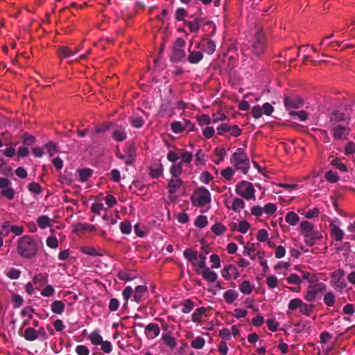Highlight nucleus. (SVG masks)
<instances>
[{
    "label": "nucleus",
    "instance_id": "obj_1",
    "mask_svg": "<svg viewBox=\"0 0 355 355\" xmlns=\"http://www.w3.org/2000/svg\"><path fill=\"white\" fill-rule=\"evenodd\" d=\"M38 251V244L34 239L28 235L21 236L17 241V252L24 259L35 257Z\"/></svg>",
    "mask_w": 355,
    "mask_h": 355
},
{
    "label": "nucleus",
    "instance_id": "obj_2",
    "mask_svg": "<svg viewBox=\"0 0 355 355\" xmlns=\"http://www.w3.org/2000/svg\"><path fill=\"white\" fill-rule=\"evenodd\" d=\"M266 48V37L265 33L262 29H259L252 40L250 45L243 49L245 55H251V54L259 56L263 53Z\"/></svg>",
    "mask_w": 355,
    "mask_h": 355
},
{
    "label": "nucleus",
    "instance_id": "obj_3",
    "mask_svg": "<svg viewBox=\"0 0 355 355\" xmlns=\"http://www.w3.org/2000/svg\"><path fill=\"white\" fill-rule=\"evenodd\" d=\"M230 163L236 170L241 171L244 175H246L250 168L249 157L245 150L242 148H238L232 155Z\"/></svg>",
    "mask_w": 355,
    "mask_h": 355
},
{
    "label": "nucleus",
    "instance_id": "obj_4",
    "mask_svg": "<svg viewBox=\"0 0 355 355\" xmlns=\"http://www.w3.org/2000/svg\"><path fill=\"white\" fill-rule=\"evenodd\" d=\"M211 200V193L203 187L196 188L191 196L192 205L197 207H205L210 204Z\"/></svg>",
    "mask_w": 355,
    "mask_h": 355
},
{
    "label": "nucleus",
    "instance_id": "obj_5",
    "mask_svg": "<svg viewBox=\"0 0 355 355\" xmlns=\"http://www.w3.org/2000/svg\"><path fill=\"white\" fill-rule=\"evenodd\" d=\"M147 291V287L145 286H137L135 288L134 292L130 286L125 287L122 292V295L126 301L125 305H127L128 301L132 295H133L134 300L136 302L139 303L142 302L144 299V296L146 294Z\"/></svg>",
    "mask_w": 355,
    "mask_h": 355
},
{
    "label": "nucleus",
    "instance_id": "obj_6",
    "mask_svg": "<svg viewBox=\"0 0 355 355\" xmlns=\"http://www.w3.org/2000/svg\"><path fill=\"white\" fill-rule=\"evenodd\" d=\"M236 194L244 199L255 200V189L253 184L245 180L240 182L235 188Z\"/></svg>",
    "mask_w": 355,
    "mask_h": 355
},
{
    "label": "nucleus",
    "instance_id": "obj_7",
    "mask_svg": "<svg viewBox=\"0 0 355 355\" xmlns=\"http://www.w3.org/2000/svg\"><path fill=\"white\" fill-rule=\"evenodd\" d=\"M300 232L305 237L306 243L310 246L313 245L315 240L319 239L317 233L313 230V225L309 221L306 220L301 223Z\"/></svg>",
    "mask_w": 355,
    "mask_h": 355
},
{
    "label": "nucleus",
    "instance_id": "obj_8",
    "mask_svg": "<svg viewBox=\"0 0 355 355\" xmlns=\"http://www.w3.org/2000/svg\"><path fill=\"white\" fill-rule=\"evenodd\" d=\"M186 42L182 37H178L173 46L171 60L173 62H180L186 56L184 51Z\"/></svg>",
    "mask_w": 355,
    "mask_h": 355
},
{
    "label": "nucleus",
    "instance_id": "obj_9",
    "mask_svg": "<svg viewBox=\"0 0 355 355\" xmlns=\"http://www.w3.org/2000/svg\"><path fill=\"white\" fill-rule=\"evenodd\" d=\"M345 272L343 269L333 272L331 274V285L338 291L341 292L346 287V282L344 279Z\"/></svg>",
    "mask_w": 355,
    "mask_h": 355
},
{
    "label": "nucleus",
    "instance_id": "obj_10",
    "mask_svg": "<svg viewBox=\"0 0 355 355\" xmlns=\"http://www.w3.org/2000/svg\"><path fill=\"white\" fill-rule=\"evenodd\" d=\"M217 134L218 135H223L225 133H229L234 137L240 136L242 133V130L236 125H229L228 123H222L219 125L217 128Z\"/></svg>",
    "mask_w": 355,
    "mask_h": 355
},
{
    "label": "nucleus",
    "instance_id": "obj_11",
    "mask_svg": "<svg viewBox=\"0 0 355 355\" xmlns=\"http://www.w3.org/2000/svg\"><path fill=\"white\" fill-rule=\"evenodd\" d=\"M11 182L6 178H0V189H1V196L8 200H12L15 198V191L10 187Z\"/></svg>",
    "mask_w": 355,
    "mask_h": 355
},
{
    "label": "nucleus",
    "instance_id": "obj_12",
    "mask_svg": "<svg viewBox=\"0 0 355 355\" xmlns=\"http://www.w3.org/2000/svg\"><path fill=\"white\" fill-rule=\"evenodd\" d=\"M284 104L287 110L297 109L302 104V98L294 94L286 95L284 98Z\"/></svg>",
    "mask_w": 355,
    "mask_h": 355
},
{
    "label": "nucleus",
    "instance_id": "obj_13",
    "mask_svg": "<svg viewBox=\"0 0 355 355\" xmlns=\"http://www.w3.org/2000/svg\"><path fill=\"white\" fill-rule=\"evenodd\" d=\"M326 290V286L323 283L318 284L314 286H309L307 288L304 298L309 302H313L318 293L324 292Z\"/></svg>",
    "mask_w": 355,
    "mask_h": 355
},
{
    "label": "nucleus",
    "instance_id": "obj_14",
    "mask_svg": "<svg viewBox=\"0 0 355 355\" xmlns=\"http://www.w3.org/2000/svg\"><path fill=\"white\" fill-rule=\"evenodd\" d=\"M222 277L227 281L236 279L240 276V272L233 264H227L221 270Z\"/></svg>",
    "mask_w": 355,
    "mask_h": 355
},
{
    "label": "nucleus",
    "instance_id": "obj_15",
    "mask_svg": "<svg viewBox=\"0 0 355 355\" xmlns=\"http://www.w3.org/2000/svg\"><path fill=\"white\" fill-rule=\"evenodd\" d=\"M350 128L347 125H338L332 128V134L335 139H345L350 132Z\"/></svg>",
    "mask_w": 355,
    "mask_h": 355
},
{
    "label": "nucleus",
    "instance_id": "obj_16",
    "mask_svg": "<svg viewBox=\"0 0 355 355\" xmlns=\"http://www.w3.org/2000/svg\"><path fill=\"white\" fill-rule=\"evenodd\" d=\"M160 333V329L157 324L150 323L145 327V334L149 339H154Z\"/></svg>",
    "mask_w": 355,
    "mask_h": 355
},
{
    "label": "nucleus",
    "instance_id": "obj_17",
    "mask_svg": "<svg viewBox=\"0 0 355 355\" xmlns=\"http://www.w3.org/2000/svg\"><path fill=\"white\" fill-rule=\"evenodd\" d=\"M196 272L200 274L202 278L209 283L216 282L218 277L216 272L211 271L209 268H204L201 272L197 270Z\"/></svg>",
    "mask_w": 355,
    "mask_h": 355
},
{
    "label": "nucleus",
    "instance_id": "obj_18",
    "mask_svg": "<svg viewBox=\"0 0 355 355\" xmlns=\"http://www.w3.org/2000/svg\"><path fill=\"white\" fill-rule=\"evenodd\" d=\"M228 200H225V204L227 209H232L235 212H240L245 207V202L239 198H234L231 206L228 205Z\"/></svg>",
    "mask_w": 355,
    "mask_h": 355
},
{
    "label": "nucleus",
    "instance_id": "obj_19",
    "mask_svg": "<svg viewBox=\"0 0 355 355\" xmlns=\"http://www.w3.org/2000/svg\"><path fill=\"white\" fill-rule=\"evenodd\" d=\"M202 23V19L196 18L193 21L184 20V25L189 28L191 33H196L198 31L200 26Z\"/></svg>",
    "mask_w": 355,
    "mask_h": 355
},
{
    "label": "nucleus",
    "instance_id": "obj_20",
    "mask_svg": "<svg viewBox=\"0 0 355 355\" xmlns=\"http://www.w3.org/2000/svg\"><path fill=\"white\" fill-rule=\"evenodd\" d=\"M183 182L181 178H172L170 179L168 184V193H175L182 186Z\"/></svg>",
    "mask_w": 355,
    "mask_h": 355
},
{
    "label": "nucleus",
    "instance_id": "obj_21",
    "mask_svg": "<svg viewBox=\"0 0 355 355\" xmlns=\"http://www.w3.org/2000/svg\"><path fill=\"white\" fill-rule=\"evenodd\" d=\"M112 138L119 142L124 141L127 138L125 128L123 126H119L112 132Z\"/></svg>",
    "mask_w": 355,
    "mask_h": 355
},
{
    "label": "nucleus",
    "instance_id": "obj_22",
    "mask_svg": "<svg viewBox=\"0 0 355 355\" xmlns=\"http://www.w3.org/2000/svg\"><path fill=\"white\" fill-rule=\"evenodd\" d=\"M255 250V244L248 242L244 245L243 254L244 256H248L251 259L254 260L256 259V254H254Z\"/></svg>",
    "mask_w": 355,
    "mask_h": 355
},
{
    "label": "nucleus",
    "instance_id": "obj_23",
    "mask_svg": "<svg viewBox=\"0 0 355 355\" xmlns=\"http://www.w3.org/2000/svg\"><path fill=\"white\" fill-rule=\"evenodd\" d=\"M203 58V53L201 51H189L187 60L191 64H197Z\"/></svg>",
    "mask_w": 355,
    "mask_h": 355
},
{
    "label": "nucleus",
    "instance_id": "obj_24",
    "mask_svg": "<svg viewBox=\"0 0 355 355\" xmlns=\"http://www.w3.org/2000/svg\"><path fill=\"white\" fill-rule=\"evenodd\" d=\"M207 309L204 307H200L195 310L191 315L192 321L195 323L200 324Z\"/></svg>",
    "mask_w": 355,
    "mask_h": 355
},
{
    "label": "nucleus",
    "instance_id": "obj_25",
    "mask_svg": "<svg viewBox=\"0 0 355 355\" xmlns=\"http://www.w3.org/2000/svg\"><path fill=\"white\" fill-rule=\"evenodd\" d=\"M201 47L205 53L211 55L215 51L216 44L212 40H206L201 43Z\"/></svg>",
    "mask_w": 355,
    "mask_h": 355
},
{
    "label": "nucleus",
    "instance_id": "obj_26",
    "mask_svg": "<svg viewBox=\"0 0 355 355\" xmlns=\"http://www.w3.org/2000/svg\"><path fill=\"white\" fill-rule=\"evenodd\" d=\"M65 305L60 300H55L51 304V309L53 313L61 315L64 311Z\"/></svg>",
    "mask_w": 355,
    "mask_h": 355
},
{
    "label": "nucleus",
    "instance_id": "obj_27",
    "mask_svg": "<svg viewBox=\"0 0 355 355\" xmlns=\"http://www.w3.org/2000/svg\"><path fill=\"white\" fill-rule=\"evenodd\" d=\"M239 294L234 290H227L223 293V298L227 304L233 303L238 297Z\"/></svg>",
    "mask_w": 355,
    "mask_h": 355
},
{
    "label": "nucleus",
    "instance_id": "obj_28",
    "mask_svg": "<svg viewBox=\"0 0 355 355\" xmlns=\"http://www.w3.org/2000/svg\"><path fill=\"white\" fill-rule=\"evenodd\" d=\"M252 285L249 281L245 280L239 285L240 291L244 295H249L254 289Z\"/></svg>",
    "mask_w": 355,
    "mask_h": 355
},
{
    "label": "nucleus",
    "instance_id": "obj_29",
    "mask_svg": "<svg viewBox=\"0 0 355 355\" xmlns=\"http://www.w3.org/2000/svg\"><path fill=\"white\" fill-rule=\"evenodd\" d=\"M22 336L28 341H33L37 339L36 330L33 327L26 328Z\"/></svg>",
    "mask_w": 355,
    "mask_h": 355
},
{
    "label": "nucleus",
    "instance_id": "obj_30",
    "mask_svg": "<svg viewBox=\"0 0 355 355\" xmlns=\"http://www.w3.org/2000/svg\"><path fill=\"white\" fill-rule=\"evenodd\" d=\"M170 173L172 178H180L179 176L182 173V162L173 164L170 168Z\"/></svg>",
    "mask_w": 355,
    "mask_h": 355
},
{
    "label": "nucleus",
    "instance_id": "obj_31",
    "mask_svg": "<svg viewBox=\"0 0 355 355\" xmlns=\"http://www.w3.org/2000/svg\"><path fill=\"white\" fill-rule=\"evenodd\" d=\"M88 338L94 345H99L103 340V337L99 334L98 330L92 331Z\"/></svg>",
    "mask_w": 355,
    "mask_h": 355
},
{
    "label": "nucleus",
    "instance_id": "obj_32",
    "mask_svg": "<svg viewBox=\"0 0 355 355\" xmlns=\"http://www.w3.org/2000/svg\"><path fill=\"white\" fill-rule=\"evenodd\" d=\"M198 253L193 250L191 248L186 249L184 251V257L190 262L192 263L193 266L196 265L195 261L198 259Z\"/></svg>",
    "mask_w": 355,
    "mask_h": 355
},
{
    "label": "nucleus",
    "instance_id": "obj_33",
    "mask_svg": "<svg viewBox=\"0 0 355 355\" xmlns=\"http://www.w3.org/2000/svg\"><path fill=\"white\" fill-rule=\"evenodd\" d=\"M162 339L165 345L168 346L171 349H174L176 347L177 343L175 338H173L169 334H163Z\"/></svg>",
    "mask_w": 355,
    "mask_h": 355
},
{
    "label": "nucleus",
    "instance_id": "obj_34",
    "mask_svg": "<svg viewBox=\"0 0 355 355\" xmlns=\"http://www.w3.org/2000/svg\"><path fill=\"white\" fill-rule=\"evenodd\" d=\"M331 235L336 241H340L343 239L344 232L336 225H334L331 228Z\"/></svg>",
    "mask_w": 355,
    "mask_h": 355
},
{
    "label": "nucleus",
    "instance_id": "obj_35",
    "mask_svg": "<svg viewBox=\"0 0 355 355\" xmlns=\"http://www.w3.org/2000/svg\"><path fill=\"white\" fill-rule=\"evenodd\" d=\"M78 173L80 175V180L85 182L92 176L93 171L92 169L86 168L78 170Z\"/></svg>",
    "mask_w": 355,
    "mask_h": 355
},
{
    "label": "nucleus",
    "instance_id": "obj_36",
    "mask_svg": "<svg viewBox=\"0 0 355 355\" xmlns=\"http://www.w3.org/2000/svg\"><path fill=\"white\" fill-rule=\"evenodd\" d=\"M130 125L135 128H140L144 124V120L141 116H131L129 117Z\"/></svg>",
    "mask_w": 355,
    "mask_h": 355
},
{
    "label": "nucleus",
    "instance_id": "obj_37",
    "mask_svg": "<svg viewBox=\"0 0 355 355\" xmlns=\"http://www.w3.org/2000/svg\"><path fill=\"white\" fill-rule=\"evenodd\" d=\"M345 120V114L343 112L340 111H334L330 118V121L334 123L335 125L336 123H338L340 121H344Z\"/></svg>",
    "mask_w": 355,
    "mask_h": 355
},
{
    "label": "nucleus",
    "instance_id": "obj_38",
    "mask_svg": "<svg viewBox=\"0 0 355 355\" xmlns=\"http://www.w3.org/2000/svg\"><path fill=\"white\" fill-rule=\"evenodd\" d=\"M74 55V52L67 46H61L58 50V56L62 58H67Z\"/></svg>",
    "mask_w": 355,
    "mask_h": 355
},
{
    "label": "nucleus",
    "instance_id": "obj_39",
    "mask_svg": "<svg viewBox=\"0 0 355 355\" xmlns=\"http://www.w3.org/2000/svg\"><path fill=\"white\" fill-rule=\"evenodd\" d=\"M285 220L289 225H295L300 220V217L295 212L291 211L286 214Z\"/></svg>",
    "mask_w": 355,
    "mask_h": 355
},
{
    "label": "nucleus",
    "instance_id": "obj_40",
    "mask_svg": "<svg viewBox=\"0 0 355 355\" xmlns=\"http://www.w3.org/2000/svg\"><path fill=\"white\" fill-rule=\"evenodd\" d=\"M205 345V340L200 336L196 337L191 342V347L193 349H200Z\"/></svg>",
    "mask_w": 355,
    "mask_h": 355
},
{
    "label": "nucleus",
    "instance_id": "obj_41",
    "mask_svg": "<svg viewBox=\"0 0 355 355\" xmlns=\"http://www.w3.org/2000/svg\"><path fill=\"white\" fill-rule=\"evenodd\" d=\"M80 251L87 255L92 256V257H98V256H102V254L98 252V250L92 247H82L80 248Z\"/></svg>",
    "mask_w": 355,
    "mask_h": 355
},
{
    "label": "nucleus",
    "instance_id": "obj_42",
    "mask_svg": "<svg viewBox=\"0 0 355 355\" xmlns=\"http://www.w3.org/2000/svg\"><path fill=\"white\" fill-rule=\"evenodd\" d=\"M181 305L183 306V309H182V312L183 313H190L194 307V304L190 299H187L182 302Z\"/></svg>",
    "mask_w": 355,
    "mask_h": 355
},
{
    "label": "nucleus",
    "instance_id": "obj_43",
    "mask_svg": "<svg viewBox=\"0 0 355 355\" xmlns=\"http://www.w3.org/2000/svg\"><path fill=\"white\" fill-rule=\"evenodd\" d=\"M196 121H198L200 126H208L211 123V117L207 114L197 116Z\"/></svg>",
    "mask_w": 355,
    "mask_h": 355
},
{
    "label": "nucleus",
    "instance_id": "obj_44",
    "mask_svg": "<svg viewBox=\"0 0 355 355\" xmlns=\"http://www.w3.org/2000/svg\"><path fill=\"white\" fill-rule=\"evenodd\" d=\"M180 157L181 158L180 162H182V164L183 163L189 164L193 159V154L190 152L182 150L180 153Z\"/></svg>",
    "mask_w": 355,
    "mask_h": 355
},
{
    "label": "nucleus",
    "instance_id": "obj_45",
    "mask_svg": "<svg viewBox=\"0 0 355 355\" xmlns=\"http://www.w3.org/2000/svg\"><path fill=\"white\" fill-rule=\"evenodd\" d=\"M234 173V170L230 166L226 167L221 171V176L227 181H230Z\"/></svg>",
    "mask_w": 355,
    "mask_h": 355
},
{
    "label": "nucleus",
    "instance_id": "obj_46",
    "mask_svg": "<svg viewBox=\"0 0 355 355\" xmlns=\"http://www.w3.org/2000/svg\"><path fill=\"white\" fill-rule=\"evenodd\" d=\"M336 296L332 292L325 293L324 296V303L328 306H333L335 304Z\"/></svg>",
    "mask_w": 355,
    "mask_h": 355
},
{
    "label": "nucleus",
    "instance_id": "obj_47",
    "mask_svg": "<svg viewBox=\"0 0 355 355\" xmlns=\"http://www.w3.org/2000/svg\"><path fill=\"white\" fill-rule=\"evenodd\" d=\"M48 281V275L47 274H42L40 273L36 275L33 279V283L35 284H44Z\"/></svg>",
    "mask_w": 355,
    "mask_h": 355
},
{
    "label": "nucleus",
    "instance_id": "obj_48",
    "mask_svg": "<svg viewBox=\"0 0 355 355\" xmlns=\"http://www.w3.org/2000/svg\"><path fill=\"white\" fill-rule=\"evenodd\" d=\"M37 224L42 229H45L50 225V218L47 216H41L37 218Z\"/></svg>",
    "mask_w": 355,
    "mask_h": 355
},
{
    "label": "nucleus",
    "instance_id": "obj_49",
    "mask_svg": "<svg viewBox=\"0 0 355 355\" xmlns=\"http://www.w3.org/2000/svg\"><path fill=\"white\" fill-rule=\"evenodd\" d=\"M163 173V166L162 165L156 167V168H150V176L152 178H158Z\"/></svg>",
    "mask_w": 355,
    "mask_h": 355
},
{
    "label": "nucleus",
    "instance_id": "obj_50",
    "mask_svg": "<svg viewBox=\"0 0 355 355\" xmlns=\"http://www.w3.org/2000/svg\"><path fill=\"white\" fill-rule=\"evenodd\" d=\"M171 128L174 133H180L184 131L183 127V122L181 121H173L171 124Z\"/></svg>",
    "mask_w": 355,
    "mask_h": 355
},
{
    "label": "nucleus",
    "instance_id": "obj_51",
    "mask_svg": "<svg viewBox=\"0 0 355 355\" xmlns=\"http://www.w3.org/2000/svg\"><path fill=\"white\" fill-rule=\"evenodd\" d=\"M120 230L123 234H129L132 230V226L128 220H123L120 223Z\"/></svg>",
    "mask_w": 355,
    "mask_h": 355
},
{
    "label": "nucleus",
    "instance_id": "obj_52",
    "mask_svg": "<svg viewBox=\"0 0 355 355\" xmlns=\"http://www.w3.org/2000/svg\"><path fill=\"white\" fill-rule=\"evenodd\" d=\"M95 230V227L92 225H88L85 223H77L75 226L76 231H90L92 232Z\"/></svg>",
    "mask_w": 355,
    "mask_h": 355
},
{
    "label": "nucleus",
    "instance_id": "obj_53",
    "mask_svg": "<svg viewBox=\"0 0 355 355\" xmlns=\"http://www.w3.org/2000/svg\"><path fill=\"white\" fill-rule=\"evenodd\" d=\"M302 301L299 298H295L291 300L288 305V307L291 311H295L297 309H300V306H302Z\"/></svg>",
    "mask_w": 355,
    "mask_h": 355
},
{
    "label": "nucleus",
    "instance_id": "obj_54",
    "mask_svg": "<svg viewBox=\"0 0 355 355\" xmlns=\"http://www.w3.org/2000/svg\"><path fill=\"white\" fill-rule=\"evenodd\" d=\"M300 311L304 315L309 316L313 312V305L302 303V306L300 307Z\"/></svg>",
    "mask_w": 355,
    "mask_h": 355
},
{
    "label": "nucleus",
    "instance_id": "obj_55",
    "mask_svg": "<svg viewBox=\"0 0 355 355\" xmlns=\"http://www.w3.org/2000/svg\"><path fill=\"white\" fill-rule=\"evenodd\" d=\"M226 227L222 225L221 223H216L212 227V232L216 235H221L226 231Z\"/></svg>",
    "mask_w": 355,
    "mask_h": 355
},
{
    "label": "nucleus",
    "instance_id": "obj_56",
    "mask_svg": "<svg viewBox=\"0 0 355 355\" xmlns=\"http://www.w3.org/2000/svg\"><path fill=\"white\" fill-rule=\"evenodd\" d=\"M28 190L34 193V194H36V195H38L41 193L42 191V187L40 185L39 183H37V182H31L29 185H28Z\"/></svg>",
    "mask_w": 355,
    "mask_h": 355
},
{
    "label": "nucleus",
    "instance_id": "obj_57",
    "mask_svg": "<svg viewBox=\"0 0 355 355\" xmlns=\"http://www.w3.org/2000/svg\"><path fill=\"white\" fill-rule=\"evenodd\" d=\"M325 178L330 182L334 183L338 181V174L332 171H328L325 174Z\"/></svg>",
    "mask_w": 355,
    "mask_h": 355
},
{
    "label": "nucleus",
    "instance_id": "obj_58",
    "mask_svg": "<svg viewBox=\"0 0 355 355\" xmlns=\"http://www.w3.org/2000/svg\"><path fill=\"white\" fill-rule=\"evenodd\" d=\"M257 239L260 242H264L268 239V233L267 230L261 229L258 231L257 235Z\"/></svg>",
    "mask_w": 355,
    "mask_h": 355
},
{
    "label": "nucleus",
    "instance_id": "obj_59",
    "mask_svg": "<svg viewBox=\"0 0 355 355\" xmlns=\"http://www.w3.org/2000/svg\"><path fill=\"white\" fill-rule=\"evenodd\" d=\"M195 225L196 227L200 228L205 227L207 225V217L202 215L199 216L195 221Z\"/></svg>",
    "mask_w": 355,
    "mask_h": 355
},
{
    "label": "nucleus",
    "instance_id": "obj_60",
    "mask_svg": "<svg viewBox=\"0 0 355 355\" xmlns=\"http://www.w3.org/2000/svg\"><path fill=\"white\" fill-rule=\"evenodd\" d=\"M210 261L212 263V268H219L220 267V260L218 254H211L210 257Z\"/></svg>",
    "mask_w": 355,
    "mask_h": 355
},
{
    "label": "nucleus",
    "instance_id": "obj_61",
    "mask_svg": "<svg viewBox=\"0 0 355 355\" xmlns=\"http://www.w3.org/2000/svg\"><path fill=\"white\" fill-rule=\"evenodd\" d=\"M212 179L213 177L208 171H203L200 176V181L206 184H208Z\"/></svg>",
    "mask_w": 355,
    "mask_h": 355
},
{
    "label": "nucleus",
    "instance_id": "obj_62",
    "mask_svg": "<svg viewBox=\"0 0 355 355\" xmlns=\"http://www.w3.org/2000/svg\"><path fill=\"white\" fill-rule=\"evenodd\" d=\"M277 210V206L272 203L266 204L263 207V212L268 215L273 214Z\"/></svg>",
    "mask_w": 355,
    "mask_h": 355
},
{
    "label": "nucleus",
    "instance_id": "obj_63",
    "mask_svg": "<svg viewBox=\"0 0 355 355\" xmlns=\"http://www.w3.org/2000/svg\"><path fill=\"white\" fill-rule=\"evenodd\" d=\"M266 282L270 288H274L277 286V278L274 275L268 276Z\"/></svg>",
    "mask_w": 355,
    "mask_h": 355
},
{
    "label": "nucleus",
    "instance_id": "obj_64",
    "mask_svg": "<svg viewBox=\"0 0 355 355\" xmlns=\"http://www.w3.org/2000/svg\"><path fill=\"white\" fill-rule=\"evenodd\" d=\"M76 352L78 355H89V348L83 345H77L76 347Z\"/></svg>",
    "mask_w": 355,
    "mask_h": 355
}]
</instances>
